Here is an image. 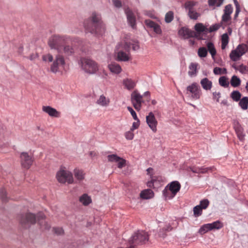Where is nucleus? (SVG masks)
Returning <instances> with one entry per match:
<instances>
[{"label":"nucleus","mask_w":248,"mask_h":248,"mask_svg":"<svg viewBox=\"0 0 248 248\" xmlns=\"http://www.w3.org/2000/svg\"><path fill=\"white\" fill-rule=\"evenodd\" d=\"M84 27L86 32L99 36L105 31V24L102 21L101 16L96 12H93L90 17L85 20Z\"/></svg>","instance_id":"f257e3e1"},{"label":"nucleus","mask_w":248,"mask_h":248,"mask_svg":"<svg viewBox=\"0 0 248 248\" xmlns=\"http://www.w3.org/2000/svg\"><path fill=\"white\" fill-rule=\"evenodd\" d=\"M77 39H73L67 35L55 34L51 36L48 41V45L51 49L57 50L58 53L62 52L63 44L72 41H76Z\"/></svg>","instance_id":"f03ea898"},{"label":"nucleus","mask_w":248,"mask_h":248,"mask_svg":"<svg viewBox=\"0 0 248 248\" xmlns=\"http://www.w3.org/2000/svg\"><path fill=\"white\" fill-rule=\"evenodd\" d=\"M78 64L85 72L94 74L98 70V64L93 60L87 58H81Z\"/></svg>","instance_id":"7ed1b4c3"},{"label":"nucleus","mask_w":248,"mask_h":248,"mask_svg":"<svg viewBox=\"0 0 248 248\" xmlns=\"http://www.w3.org/2000/svg\"><path fill=\"white\" fill-rule=\"evenodd\" d=\"M181 185L178 181H173L168 184L163 191V195L166 200H170L173 198L179 191Z\"/></svg>","instance_id":"20e7f679"},{"label":"nucleus","mask_w":248,"mask_h":248,"mask_svg":"<svg viewBox=\"0 0 248 248\" xmlns=\"http://www.w3.org/2000/svg\"><path fill=\"white\" fill-rule=\"evenodd\" d=\"M65 65L64 57L61 53H58L53 59L52 63L50 65V70L53 73H56L59 71V67H64Z\"/></svg>","instance_id":"39448f33"},{"label":"nucleus","mask_w":248,"mask_h":248,"mask_svg":"<svg viewBox=\"0 0 248 248\" xmlns=\"http://www.w3.org/2000/svg\"><path fill=\"white\" fill-rule=\"evenodd\" d=\"M248 49V46L247 45L240 44L235 49L232 50L230 54V57L232 61L236 62L240 59L241 57L247 51Z\"/></svg>","instance_id":"423d86ee"},{"label":"nucleus","mask_w":248,"mask_h":248,"mask_svg":"<svg viewBox=\"0 0 248 248\" xmlns=\"http://www.w3.org/2000/svg\"><path fill=\"white\" fill-rule=\"evenodd\" d=\"M186 93L192 99L197 100L200 98L202 91L198 84L194 82L187 87Z\"/></svg>","instance_id":"0eeeda50"},{"label":"nucleus","mask_w":248,"mask_h":248,"mask_svg":"<svg viewBox=\"0 0 248 248\" xmlns=\"http://www.w3.org/2000/svg\"><path fill=\"white\" fill-rule=\"evenodd\" d=\"M20 223L25 228L29 227L30 225L34 224L36 221V217L35 215L31 213H27L21 215L20 217Z\"/></svg>","instance_id":"6e6552de"},{"label":"nucleus","mask_w":248,"mask_h":248,"mask_svg":"<svg viewBox=\"0 0 248 248\" xmlns=\"http://www.w3.org/2000/svg\"><path fill=\"white\" fill-rule=\"evenodd\" d=\"M57 180L61 183L67 182L72 184L74 182L73 175L71 172L65 170H60L56 175Z\"/></svg>","instance_id":"1a4fd4ad"},{"label":"nucleus","mask_w":248,"mask_h":248,"mask_svg":"<svg viewBox=\"0 0 248 248\" xmlns=\"http://www.w3.org/2000/svg\"><path fill=\"white\" fill-rule=\"evenodd\" d=\"M223 227V223L219 221H215L212 223H207L203 225L199 229V233L203 234L209 231L212 230H219Z\"/></svg>","instance_id":"9d476101"},{"label":"nucleus","mask_w":248,"mask_h":248,"mask_svg":"<svg viewBox=\"0 0 248 248\" xmlns=\"http://www.w3.org/2000/svg\"><path fill=\"white\" fill-rule=\"evenodd\" d=\"M20 157L22 167L26 169H29L34 161L32 156L28 153L22 152L20 154Z\"/></svg>","instance_id":"9b49d317"},{"label":"nucleus","mask_w":248,"mask_h":248,"mask_svg":"<svg viewBox=\"0 0 248 248\" xmlns=\"http://www.w3.org/2000/svg\"><path fill=\"white\" fill-rule=\"evenodd\" d=\"M179 35L183 39L191 37H198L197 34L186 27H182L178 31Z\"/></svg>","instance_id":"f8f14e48"},{"label":"nucleus","mask_w":248,"mask_h":248,"mask_svg":"<svg viewBox=\"0 0 248 248\" xmlns=\"http://www.w3.org/2000/svg\"><path fill=\"white\" fill-rule=\"evenodd\" d=\"M107 158L109 162L117 163V166L119 169H122L126 165V160L116 155H108Z\"/></svg>","instance_id":"ddd939ff"},{"label":"nucleus","mask_w":248,"mask_h":248,"mask_svg":"<svg viewBox=\"0 0 248 248\" xmlns=\"http://www.w3.org/2000/svg\"><path fill=\"white\" fill-rule=\"evenodd\" d=\"M107 158L109 162L117 163V166L119 169H122L126 165V160L116 155H108Z\"/></svg>","instance_id":"4468645a"},{"label":"nucleus","mask_w":248,"mask_h":248,"mask_svg":"<svg viewBox=\"0 0 248 248\" xmlns=\"http://www.w3.org/2000/svg\"><path fill=\"white\" fill-rule=\"evenodd\" d=\"M124 13L126 16L128 25L132 29H135L136 28V18L134 13L129 8L124 9Z\"/></svg>","instance_id":"2eb2a0df"},{"label":"nucleus","mask_w":248,"mask_h":248,"mask_svg":"<svg viewBox=\"0 0 248 248\" xmlns=\"http://www.w3.org/2000/svg\"><path fill=\"white\" fill-rule=\"evenodd\" d=\"M163 182V178L161 176L152 177L151 181L147 183V186L155 188L160 186L162 185Z\"/></svg>","instance_id":"dca6fc26"},{"label":"nucleus","mask_w":248,"mask_h":248,"mask_svg":"<svg viewBox=\"0 0 248 248\" xmlns=\"http://www.w3.org/2000/svg\"><path fill=\"white\" fill-rule=\"evenodd\" d=\"M145 24L147 28L152 30L155 33L160 34L162 33L160 25L155 22L148 19L145 21Z\"/></svg>","instance_id":"f3484780"},{"label":"nucleus","mask_w":248,"mask_h":248,"mask_svg":"<svg viewBox=\"0 0 248 248\" xmlns=\"http://www.w3.org/2000/svg\"><path fill=\"white\" fill-rule=\"evenodd\" d=\"M146 122L152 130L154 132H155L156 131L157 121L154 115L152 112H150L149 114L146 116Z\"/></svg>","instance_id":"a211bd4d"},{"label":"nucleus","mask_w":248,"mask_h":248,"mask_svg":"<svg viewBox=\"0 0 248 248\" xmlns=\"http://www.w3.org/2000/svg\"><path fill=\"white\" fill-rule=\"evenodd\" d=\"M38 224L42 230H48L50 226L44 220L45 216L43 214H39L37 217Z\"/></svg>","instance_id":"6ab92c4d"},{"label":"nucleus","mask_w":248,"mask_h":248,"mask_svg":"<svg viewBox=\"0 0 248 248\" xmlns=\"http://www.w3.org/2000/svg\"><path fill=\"white\" fill-rule=\"evenodd\" d=\"M155 194L151 189H146L140 191V199L149 200L154 197Z\"/></svg>","instance_id":"aec40b11"},{"label":"nucleus","mask_w":248,"mask_h":248,"mask_svg":"<svg viewBox=\"0 0 248 248\" xmlns=\"http://www.w3.org/2000/svg\"><path fill=\"white\" fill-rule=\"evenodd\" d=\"M116 53V60L117 61L126 62L129 59V54L123 50H120Z\"/></svg>","instance_id":"412c9836"},{"label":"nucleus","mask_w":248,"mask_h":248,"mask_svg":"<svg viewBox=\"0 0 248 248\" xmlns=\"http://www.w3.org/2000/svg\"><path fill=\"white\" fill-rule=\"evenodd\" d=\"M190 170L194 173H204L207 172L208 170H211L212 171L214 169V167L210 168H204V167H191L189 168Z\"/></svg>","instance_id":"4be33fe9"},{"label":"nucleus","mask_w":248,"mask_h":248,"mask_svg":"<svg viewBox=\"0 0 248 248\" xmlns=\"http://www.w3.org/2000/svg\"><path fill=\"white\" fill-rule=\"evenodd\" d=\"M131 101L135 109L138 108L140 107V93L134 91L131 94Z\"/></svg>","instance_id":"5701e85b"},{"label":"nucleus","mask_w":248,"mask_h":248,"mask_svg":"<svg viewBox=\"0 0 248 248\" xmlns=\"http://www.w3.org/2000/svg\"><path fill=\"white\" fill-rule=\"evenodd\" d=\"M139 126V124L138 122H134L132 124V127L130 129V130L126 132L125 134V137L126 139L130 140L133 139L134 137L133 131L137 129Z\"/></svg>","instance_id":"b1692460"},{"label":"nucleus","mask_w":248,"mask_h":248,"mask_svg":"<svg viewBox=\"0 0 248 248\" xmlns=\"http://www.w3.org/2000/svg\"><path fill=\"white\" fill-rule=\"evenodd\" d=\"M123 84L124 88L128 90H132L136 86L135 82L130 78L124 79L123 80Z\"/></svg>","instance_id":"393cba45"},{"label":"nucleus","mask_w":248,"mask_h":248,"mask_svg":"<svg viewBox=\"0 0 248 248\" xmlns=\"http://www.w3.org/2000/svg\"><path fill=\"white\" fill-rule=\"evenodd\" d=\"M79 201L84 206H88L92 202L91 197L86 193L83 194L79 197Z\"/></svg>","instance_id":"a878e982"},{"label":"nucleus","mask_w":248,"mask_h":248,"mask_svg":"<svg viewBox=\"0 0 248 248\" xmlns=\"http://www.w3.org/2000/svg\"><path fill=\"white\" fill-rule=\"evenodd\" d=\"M109 70L113 73L118 74L122 71L120 65L115 62H112L108 65Z\"/></svg>","instance_id":"bb28decb"},{"label":"nucleus","mask_w":248,"mask_h":248,"mask_svg":"<svg viewBox=\"0 0 248 248\" xmlns=\"http://www.w3.org/2000/svg\"><path fill=\"white\" fill-rule=\"evenodd\" d=\"M62 50L66 56H72L75 53L73 47L70 45H63Z\"/></svg>","instance_id":"cd10ccee"},{"label":"nucleus","mask_w":248,"mask_h":248,"mask_svg":"<svg viewBox=\"0 0 248 248\" xmlns=\"http://www.w3.org/2000/svg\"><path fill=\"white\" fill-rule=\"evenodd\" d=\"M198 66V64L197 63L192 62L190 64L189 66V70L188 72V75L190 77H194L197 75L198 70L197 67Z\"/></svg>","instance_id":"c85d7f7f"},{"label":"nucleus","mask_w":248,"mask_h":248,"mask_svg":"<svg viewBox=\"0 0 248 248\" xmlns=\"http://www.w3.org/2000/svg\"><path fill=\"white\" fill-rule=\"evenodd\" d=\"M201 84L202 87L205 90H210L212 87V81L206 78L201 80Z\"/></svg>","instance_id":"c756f323"},{"label":"nucleus","mask_w":248,"mask_h":248,"mask_svg":"<svg viewBox=\"0 0 248 248\" xmlns=\"http://www.w3.org/2000/svg\"><path fill=\"white\" fill-rule=\"evenodd\" d=\"M109 103V98H106L103 94L101 95L96 101V103L102 107L107 106Z\"/></svg>","instance_id":"7c9ffc66"},{"label":"nucleus","mask_w":248,"mask_h":248,"mask_svg":"<svg viewBox=\"0 0 248 248\" xmlns=\"http://www.w3.org/2000/svg\"><path fill=\"white\" fill-rule=\"evenodd\" d=\"M75 177L79 181L83 180L85 178L84 171L78 169H75L74 170Z\"/></svg>","instance_id":"2f4dec72"},{"label":"nucleus","mask_w":248,"mask_h":248,"mask_svg":"<svg viewBox=\"0 0 248 248\" xmlns=\"http://www.w3.org/2000/svg\"><path fill=\"white\" fill-rule=\"evenodd\" d=\"M195 29L197 31V38L202 39L201 37H199V34L202 32H207L208 28H205L202 24V23H197L195 25Z\"/></svg>","instance_id":"473e14b6"},{"label":"nucleus","mask_w":248,"mask_h":248,"mask_svg":"<svg viewBox=\"0 0 248 248\" xmlns=\"http://www.w3.org/2000/svg\"><path fill=\"white\" fill-rule=\"evenodd\" d=\"M235 131L239 140L243 141L245 138V134L243 128L239 125L235 127Z\"/></svg>","instance_id":"72a5a7b5"},{"label":"nucleus","mask_w":248,"mask_h":248,"mask_svg":"<svg viewBox=\"0 0 248 248\" xmlns=\"http://www.w3.org/2000/svg\"><path fill=\"white\" fill-rule=\"evenodd\" d=\"M207 47L208 48V50L212 56V58L214 59L217 51L213 43L212 42H208L207 44Z\"/></svg>","instance_id":"f704fd0d"},{"label":"nucleus","mask_w":248,"mask_h":248,"mask_svg":"<svg viewBox=\"0 0 248 248\" xmlns=\"http://www.w3.org/2000/svg\"><path fill=\"white\" fill-rule=\"evenodd\" d=\"M126 47L129 48L132 47L134 51L138 50L140 48L139 42L134 41H132L131 42L129 43L126 42L125 44V47L126 48Z\"/></svg>","instance_id":"c9c22d12"},{"label":"nucleus","mask_w":248,"mask_h":248,"mask_svg":"<svg viewBox=\"0 0 248 248\" xmlns=\"http://www.w3.org/2000/svg\"><path fill=\"white\" fill-rule=\"evenodd\" d=\"M241 79L236 76H233L231 79V85L233 87H237L240 85Z\"/></svg>","instance_id":"e433bc0d"},{"label":"nucleus","mask_w":248,"mask_h":248,"mask_svg":"<svg viewBox=\"0 0 248 248\" xmlns=\"http://www.w3.org/2000/svg\"><path fill=\"white\" fill-rule=\"evenodd\" d=\"M43 110L51 117H60L61 116V112L58 111L57 109H43Z\"/></svg>","instance_id":"4c0bfd02"},{"label":"nucleus","mask_w":248,"mask_h":248,"mask_svg":"<svg viewBox=\"0 0 248 248\" xmlns=\"http://www.w3.org/2000/svg\"><path fill=\"white\" fill-rule=\"evenodd\" d=\"M229 38L227 33H224L221 36V48L224 49L229 43Z\"/></svg>","instance_id":"58836bf2"},{"label":"nucleus","mask_w":248,"mask_h":248,"mask_svg":"<svg viewBox=\"0 0 248 248\" xmlns=\"http://www.w3.org/2000/svg\"><path fill=\"white\" fill-rule=\"evenodd\" d=\"M149 240V234L145 231L140 232V244H145Z\"/></svg>","instance_id":"ea45409f"},{"label":"nucleus","mask_w":248,"mask_h":248,"mask_svg":"<svg viewBox=\"0 0 248 248\" xmlns=\"http://www.w3.org/2000/svg\"><path fill=\"white\" fill-rule=\"evenodd\" d=\"M174 19V13L171 11L168 12L165 16V21L167 23H170Z\"/></svg>","instance_id":"a19ab883"},{"label":"nucleus","mask_w":248,"mask_h":248,"mask_svg":"<svg viewBox=\"0 0 248 248\" xmlns=\"http://www.w3.org/2000/svg\"><path fill=\"white\" fill-rule=\"evenodd\" d=\"M230 96L233 101L238 102L241 99L242 95L239 91H234L231 93Z\"/></svg>","instance_id":"79ce46f5"},{"label":"nucleus","mask_w":248,"mask_h":248,"mask_svg":"<svg viewBox=\"0 0 248 248\" xmlns=\"http://www.w3.org/2000/svg\"><path fill=\"white\" fill-rule=\"evenodd\" d=\"M239 106L241 108H248V97H244L239 100Z\"/></svg>","instance_id":"37998d69"},{"label":"nucleus","mask_w":248,"mask_h":248,"mask_svg":"<svg viewBox=\"0 0 248 248\" xmlns=\"http://www.w3.org/2000/svg\"><path fill=\"white\" fill-rule=\"evenodd\" d=\"M202 209L201 206L197 205L193 208V213L195 217H198L202 215Z\"/></svg>","instance_id":"c03bdc74"},{"label":"nucleus","mask_w":248,"mask_h":248,"mask_svg":"<svg viewBox=\"0 0 248 248\" xmlns=\"http://www.w3.org/2000/svg\"><path fill=\"white\" fill-rule=\"evenodd\" d=\"M213 72L215 75H222L227 74V69L226 68H221L216 67L214 68Z\"/></svg>","instance_id":"a18cd8bd"},{"label":"nucleus","mask_w":248,"mask_h":248,"mask_svg":"<svg viewBox=\"0 0 248 248\" xmlns=\"http://www.w3.org/2000/svg\"><path fill=\"white\" fill-rule=\"evenodd\" d=\"M198 54L199 57L204 58L207 55V50L204 47H200L198 49Z\"/></svg>","instance_id":"49530a36"},{"label":"nucleus","mask_w":248,"mask_h":248,"mask_svg":"<svg viewBox=\"0 0 248 248\" xmlns=\"http://www.w3.org/2000/svg\"><path fill=\"white\" fill-rule=\"evenodd\" d=\"M53 57L52 54L48 53L43 55L42 60L46 62H51L53 61Z\"/></svg>","instance_id":"de8ad7c7"},{"label":"nucleus","mask_w":248,"mask_h":248,"mask_svg":"<svg viewBox=\"0 0 248 248\" xmlns=\"http://www.w3.org/2000/svg\"><path fill=\"white\" fill-rule=\"evenodd\" d=\"M219 84L224 87H227L229 86V82L227 81V78L225 77H221L219 78Z\"/></svg>","instance_id":"09e8293b"},{"label":"nucleus","mask_w":248,"mask_h":248,"mask_svg":"<svg viewBox=\"0 0 248 248\" xmlns=\"http://www.w3.org/2000/svg\"><path fill=\"white\" fill-rule=\"evenodd\" d=\"M224 0H208V3L210 6L216 5L220 6L223 3Z\"/></svg>","instance_id":"8fccbe9b"},{"label":"nucleus","mask_w":248,"mask_h":248,"mask_svg":"<svg viewBox=\"0 0 248 248\" xmlns=\"http://www.w3.org/2000/svg\"><path fill=\"white\" fill-rule=\"evenodd\" d=\"M209 205V201L207 199H204L200 201L199 205L202 209H206Z\"/></svg>","instance_id":"3c124183"},{"label":"nucleus","mask_w":248,"mask_h":248,"mask_svg":"<svg viewBox=\"0 0 248 248\" xmlns=\"http://www.w3.org/2000/svg\"><path fill=\"white\" fill-rule=\"evenodd\" d=\"M188 15L190 18L193 19H197L200 16L199 14L193 10H190L189 11Z\"/></svg>","instance_id":"603ef678"},{"label":"nucleus","mask_w":248,"mask_h":248,"mask_svg":"<svg viewBox=\"0 0 248 248\" xmlns=\"http://www.w3.org/2000/svg\"><path fill=\"white\" fill-rule=\"evenodd\" d=\"M150 99V93L149 92H146L144 93V95H140V104L142 102H144V101H148Z\"/></svg>","instance_id":"864d4df0"},{"label":"nucleus","mask_w":248,"mask_h":248,"mask_svg":"<svg viewBox=\"0 0 248 248\" xmlns=\"http://www.w3.org/2000/svg\"><path fill=\"white\" fill-rule=\"evenodd\" d=\"M196 2L193 1H189L185 3V7L189 11L193 10V7L196 5Z\"/></svg>","instance_id":"5fc2aeb1"},{"label":"nucleus","mask_w":248,"mask_h":248,"mask_svg":"<svg viewBox=\"0 0 248 248\" xmlns=\"http://www.w3.org/2000/svg\"><path fill=\"white\" fill-rule=\"evenodd\" d=\"M220 27V25L219 24H214V25L211 26V27H210V28H209L208 29L207 31L212 32L213 31H217V30H218L219 29Z\"/></svg>","instance_id":"6e6d98bb"},{"label":"nucleus","mask_w":248,"mask_h":248,"mask_svg":"<svg viewBox=\"0 0 248 248\" xmlns=\"http://www.w3.org/2000/svg\"><path fill=\"white\" fill-rule=\"evenodd\" d=\"M0 196L3 202H7L6 192L5 189L2 188L0 190Z\"/></svg>","instance_id":"4d7b16f0"},{"label":"nucleus","mask_w":248,"mask_h":248,"mask_svg":"<svg viewBox=\"0 0 248 248\" xmlns=\"http://www.w3.org/2000/svg\"><path fill=\"white\" fill-rule=\"evenodd\" d=\"M232 10H233V9H232V5L228 4L225 7V9L224 10V13H227V14L231 15L232 12Z\"/></svg>","instance_id":"13d9d810"},{"label":"nucleus","mask_w":248,"mask_h":248,"mask_svg":"<svg viewBox=\"0 0 248 248\" xmlns=\"http://www.w3.org/2000/svg\"><path fill=\"white\" fill-rule=\"evenodd\" d=\"M53 230L54 233L57 235H62V234H63L64 233V231L62 228H60V227L54 228L53 229Z\"/></svg>","instance_id":"bf43d9fd"},{"label":"nucleus","mask_w":248,"mask_h":248,"mask_svg":"<svg viewBox=\"0 0 248 248\" xmlns=\"http://www.w3.org/2000/svg\"><path fill=\"white\" fill-rule=\"evenodd\" d=\"M231 19V15L227 13H224L222 17V21L225 22L229 21Z\"/></svg>","instance_id":"052dcab7"},{"label":"nucleus","mask_w":248,"mask_h":248,"mask_svg":"<svg viewBox=\"0 0 248 248\" xmlns=\"http://www.w3.org/2000/svg\"><path fill=\"white\" fill-rule=\"evenodd\" d=\"M247 67L246 65L241 64L238 66V70L242 74L246 73Z\"/></svg>","instance_id":"680f3d73"},{"label":"nucleus","mask_w":248,"mask_h":248,"mask_svg":"<svg viewBox=\"0 0 248 248\" xmlns=\"http://www.w3.org/2000/svg\"><path fill=\"white\" fill-rule=\"evenodd\" d=\"M114 6L116 8H120L122 7V2L120 0H112Z\"/></svg>","instance_id":"e2e57ef3"},{"label":"nucleus","mask_w":248,"mask_h":248,"mask_svg":"<svg viewBox=\"0 0 248 248\" xmlns=\"http://www.w3.org/2000/svg\"><path fill=\"white\" fill-rule=\"evenodd\" d=\"M213 99L216 100L217 101H219V99L221 96V93L219 92H214L213 93Z\"/></svg>","instance_id":"0e129e2a"},{"label":"nucleus","mask_w":248,"mask_h":248,"mask_svg":"<svg viewBox=\"0 0 248 248\" xmlns=\"http://www.w3.org/2000/svg\"><path fill=\"white\" fill-rule=\"evenodd\" d=\"M131 115L133 116V118L135 120H138V117L136 114V112L134 110V109H129Z\"/></svg>","instance_id":"69168bd1"},{"label":"nucleus","mask_w":248,"mask_h":248,"mask_svg":"<svg viewBox=\"0 0 248 248\" xmlns=\"http://www.w3.org/2000/svg\"><path fill=\"white\" fill-rule=\"evenodd\" d=\"M146 171L147 172V174L151 175H152V173L153 172V169L151 168H149L148 169H147Z\"/></svg>","instance_id":"338daca9"},{"label":"nucleus","mask_w":248,"mask_h":248,"mask_svg":"<svg viewBox=\"0 0 248 248\" xmlns=\"http://www.w3.org/2000/svg\"><path fill=\"white\" fill-rule=\"evenodd\" d=\"M90 155L91 156H95L96 155V154L94 152H91Z\"/></svg>","instance_id":"774afa93"}]
</instances>
